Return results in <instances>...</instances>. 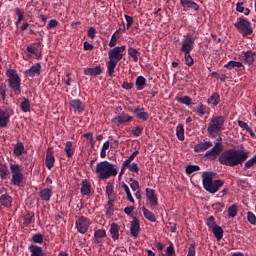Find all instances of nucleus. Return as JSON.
Returning a JSON list of instances; mask_svg holds the SVG:
<instances>
[{"label": "nucleus", "mask_w": 256, "mask_h": 256, "mask_svg": "<svg viewBox=\"0 0 256 256\" xmlns=\"http://www.w3.org/2000/svg\"><path fill=\"white\" fill-rule=\"evenodd\" d=\"M204 157L209 161H215L219 157L220 165L237 167V165H243L249 159V151L233 148L223 151V142H216L213 148L206 151Z\"/></svg>", "instance_id": "obj_1"}, {"label": "nucleus", "mask_w": 256, "mask_h": 256, "mask_svg": "<svg viewBox=\"0 0 256 256\" xmlns=\"http://www.w3.org/2000/svg\"><path fill=\"white\" fill-rule=\"evenodd\" d=\"M95 173L98 175L99 179L104 181L110 179V177H117L119 171L115 168V165L111 162L104 160L96 164Z\"/></svg>", "instance_id": "obj_2"}, {"label": "nucleus", "mask_w": 256, "mask_h": 256, "mask_svg": "<svg viewBox=\"0 0 256 256\" xmlns=\"http://www.w3.org/2000/svg\"><path fill=\"white\" fill-rule=\"evenodd\" d=\"M202 183L205 191L211 193L212 195L217 193V191H219V189L225 185V181L221 179L213 180V173L211 172H204L202 174Z\"/></svg>", "instance_id": "obj_3"}, {"label": "nucleus", "mask_w": 256, "mask_h": 256, "mask_svg": "<svg viewBox=\"0 0 256 256\" xmlns=\"http://www.w3.org/2000/svg\"><path fill=\"white\" fill-rule=\"evenodd\" d=\"M225 130V117L212 116L208 123L207 133L209 137H215Z\"/></svg>", "instance_id": "obj_4"}, {"label": "nucleus", "mask_w": 256, "mask_h": 256, "mask_svg": "<svg viewBox=\"0 0 256 256\" xmlns=\"http://www.w3.org/2000/svg\"><path fill=\"white\" fill-rule=\"evenodd\" d=\"M6 75L8 77V87H10L13 92H15V95H21V77H19L17 71L9 69L7 70Z\"/></svg>", "instance_id": "obj_5"}, {"label": "nucleus", "mask_w": 256, "mask_h": 256, "mask_svg": "<svg viewBox=\"0 0 256 256\" xmlns=\"http://www.w3.org/2000/svg\"><path fill=\"white\" fill-rule=\"evenodd\" d=\"M234 27L243 37L253 34V26L251 25V22L243 16L237 18V21L234 23Z\"/></svg>", "instance_id": "obj_6"}, {"label": "nucleus", "mask_w": 256, "mask_h": 256, "mask_svg": "<svg viewBox=\"0 0 256 256\" xmlns=\"http://www.w3.org/2000/svg\"><path fill=\"white\" fill-rule=\"evenodd\" d=\"M10 171L12 173L11 185L21 187L23 185V168L19 164H10Z\"/></svg>", "instance_id": "obj_7"}, {"label": "nucleus", "mask_w": 256, "mask_h": 256, "mask_svg": "<svg viewBox=\"0 0 256 256\" xmlns=\"http://www.w3.org/2000/svg\"><path fill=\"white\" fill-rule=\"evenodd\" d=\"M125 49V45L115 46L108 51V59L119 63V61H121V59H123V57L125 56V54H123L125 53Z\"/></svg>", "instance_id": "obj_8"}, {"label": "nucleus", "mask_w": 256, "mask_h": 256, "mask_svg": "<svg viewBox=\"0 0 256 256\" xmlns=\"http://www.w3.org/2000/svg\"><path fill=\"white\" fill-rule=\"evenodd\" d=\"M195 49V38L191 36V34L184 35V39L182 40V46L180 51L182 53L187 54L191 53Z\"/></svg>", "instance_id": "obj_9"}, {"label": "nucleus", "mask_w": 256, "mask_h": 256, "mask_svg": "<svg viewBox=\"0 0 256 256\" xmlns=\"http://www.w3.org/2000/svg\"><path fill=\"white\" fill-rule=\"evenodd\" d=\"M76 229L78 233H81L82 235H85L87 231H89V225H91V220L88 218L81 216L76 220Z\"/></svg>", "instance_id": "obj_10"}, {"label": "nucleus", "mask_w": 256, "mask_h": 256, "mask_svg": "<svg viewBox=\"0 0 256 256\" xmlns=\"http://www.w3.org/2000/svg\"><path fill=\"white\" fill-rule=\"evenodd\" d=\"M146 197L150 203V207L152 210L154 207L159 206V199L157 198V194L155 193V190L151 188H146Z\"/></svg>", "instance_id": "obj_11"}, {"label": "nucleus", "mask_w": 256, "mask_h": 256, "mask_svg": "<svg viewBox=\"0 0 256 256\" xmlns=\"http://www.w3.org/2000/svg\"><path fill=\"white\" fill-rule=\"evenodd\" d=\"M133 116L122 112L118 116L112 118V123H119V125H125V123H131Z\"/></svg>", "instance_id": "obj_12"}, {"label": "nucleus", "mask_w": 256, "mask_h": 256, "mask_svg": "<svg viewBox=\"0 0 256 256\" xmlns=\"http://www.w3.org/2000/svg\"><path fill=\"white\" fill-rule=\"evenodd\" d=\"M242 61L246 65H253L256 61V52H253L251 50L243 51L241 54Z\"/></svg>", "instance_id": "obj_13"}, {"label": "nucleus", "mask_w": 256, "mask_h": 256, "mask_svg": "<svg viewBox=\"0 0 256 256\" xmlns=\"http://www.w3.org/2000/svg\"><path fill=\"white\" fill-rule=\"evenodd\" d=\"M141 231V224L139 218L133 217L130 226V233L132 237H139V232Z\"/></svg>", "instance_id": "obj_14"}, {"label": "nucleus", "mask_w": 256, "mask_h": 256, "mask_svg": "<svg viewBox=\"0 0 256 256\" xmlns=\"http://www.w3.org/2000/svg\"><path fill=\"white\" fill-rule=\"evenodd\" d=\"M180 4L184 11H199V4L193 0H180Z\"/></svg>", "instance_id": "obj_15"}, {"label": "nucleus", "mask_w": 256, "mask_h": 256, "mask_svg": "<svg viewBox=\"0 0 256 256\" xmlns=\"http://www.w3.org/2000/svg\"><path fill=\"white\" fill-rule=\"evenodd\" d=\"M213 149V142L211 140L199 142L194 146L195 153H203V151H207L208 149Z\"/></svg>", "instance_id": "obj_16"}, {"label": "nucleus", "mask_w": 256, "mask_h": 256, "mask_svg": "<svg viewBox=\"0 0 256 256\" xmlns=\"http://www.w3.org/2000/svg\"><path fill=\"white\" fill-rule=\"evenodd\" d=\"M133 113L140 121H149V113L145 112V108L137 106L135 107Z\"/></svg>", "instance_id": "obj_17"}, {"label": "nucleus", "mask_w": 256, "mask_h": 256, "mask_svg": "<svg viewBox=\"0 0 256 256\" xmlns=\"http://www.w3.org/2000/svg\"><path fill=\"white\" fill-rule=\"evenodd\" d=\"M45 165L49 171L55 167V156H53V149L51 148L47 149Z\"/></svg>", "instance_id": "obj_18"}, {"label": "nucleus", "mask_w": 256, "mask_h": 256, "mask_svg": "<svg viewBox=\"0 0 256 256\" xmlns=\"http://www.w3.org/2000/svg\"><path fill=\"white\" fill-rule=\"evenodd\" d=\"M70 107L73 109L74 113H83V111H85V104L79 99L71 100Z\"/></svg>", "instance_id": "obj_19"}, {"label": "nucleus", "mask_w": 256, "mask_h": 256, "mask_svg": "<svg viewBox=\"0 0 256 256\" xmlns=\"http://www.w3.org/2000/svg\"><path fill=\"white\" fill-rule=\"evenodd\" d=\"M221 103V95L218 92L212 93V95L207 99V104L211 107V109H215L217 105Z\"/></svg>", "instance_id": "obj_20"}, {"label": "nucleus", "mask_w": 256, "mask_h": 256, "mask_svg": "<svg viewBox=\"0 0 256 256\" xmlns=\"http://www.w3.org/2000/svg\"><path fill=\"white\" fill-rule=\"evenodd\" d=\"M27 77H35V75H41V63H36L31 66L30 69L25 71Z\"/></svg>", "instance_id": "obj_21"}, {"label": "nucleus", "mask_w": 256, "mask_h": 256, "mask_svg": "<svg viewBox=\"0 0 256 256\" xmlns=\"http://www.w3.org/2000/svg\"><path fill=\"white\" fill-rule=\"evenodd\" d=\"M105 237H107V231H105L103 229H98V230L94 231V243L96 245H101V243H103V239H105Z\"/></svg>", "instance_id": "obj_22"}, {"label": "nucleus", "mask_w": 256, "mask_h": 256, "mask_svg": "<svg viewBox=\"0 0 256 256\" xmlns=\"http://www.w3.org/2000/svg\"><path fill=\"white\" fill-rule=\"evenodd\" d=\"M11 119V114L6 111L0 109V128L3 129L9 125V121Z\"/></svg>", "instance_id": "obj_23"}, {"label": "nucleus", "mask_w": 256, "mask_h": 256, "mask_svg": "<svg viewBox=\"0 0 256 256\" xmlns=\"http://www.w3.org/2000/svg\"><path fill=\"white\" fill-rule=\"evenodd\" d=\"M53 195V186L50 188H44L39 191V197L42 201H51V196Z\"/></svg>", "instance_id": "obj_24"}, {"label": "nucleus", "mask_w": 256, "mask_h": 256, "mask_svg": "<svg viewBox=\"0 0 256 256\" xmlns=\"http://www.w3.org/2000/svg\"><path fill=\"white\" fill-rule=\"evenodd\" d=\"M101 73H103V68L101 66L86 68L84 70V75H88L90 77H97V75H101Z\"/></svg>", "instance_id": "obj_25"}, {"label": "nucleus", "mask_w": 256, "mask_h": 256, "mask_svg": "<svg viewBox=\"0 0 256 256\" xmlns=\"http://www.w3.org/2000/svg\"><path fill=\"white\" fill-rule=\"evenodd\" d=\"M147 86V79L143 76H138L135 81V87L137 91H143L145 87Z\"/></svg>", "instance_id": "obj_26"}, {"label": "nucleus", "mask_w": 256, "mask_h": 256, "mask_svg": "<svg viewBox=\"0 0 256 256\" xmlns=\"http://www.w3.org/2000/svg\"><path fill=\"white\" fill-rule=\"evenodd\" d=\"M20 109L23 113H30L31 112V100L29 98H23L22 102L20 103Z\"/></svg>", "instance_id": "obj_27"}, {"label": "nucleus", "mask_w": 256, "mask_h": 256, "mask_svg": "<svg viewBox=\"0 0 256 256\" xmlns=\"http://www.w3.org/2000/svg\"><path fill=\"white\" fill-rule=\"evenodd\" d=\"M0 203L1 205H3V207H11L13 203V198L7 193L2 194L0 196Z\"/></svg>", "instance_id": "obj_28"}, {"label": "nucleus", "mask_w": 256, "mask_h": 256, "mask_svg": "<svg viewBox=\"0 0 256 256\" xmlns=\"http://www.w3.org/2000/svg\"><path fill=\"white\" fill-rule=\"evenodd\" d=\"M117 61L115 60H111L109 59V61L106 63V67H107V73L109 75V77H113V75L115 74V69L117 67Z\"/></svg>", "instance_id": "obj_29"}, {"label": "nucleus", "mask_w": 256, "mask_h": 256, "mask_svg": "<svg viewBox=\"0 0 256 256\" xmlns=\"http://www.w3.org/2000/svg\"><path fill=\"white\" fill-rule=\"evenodd\" d=\"M64 151L68 159H71L75 155V148L73 147V142L67 141L64 147Z\"/></svg>", "instance_id": "obj_30"}, {"label": "nucleus", "mask_w": 256, "mask_h": 256, "mask_svg": "<svg viewBox=\"0 0 256 256\" xmlns=\"http://www.w3.org/2000/svg\"><path fill=\"white\" fill-rule=\"evenodd\" d=\"M142 213L148 221H151V223H155L157 221V217L153 212L149 211L145 206L142 207Z\"/></svg>", "instance_id": "obj_31"}, {"label": "nucleus", "mask_w": 256, "mask_h": 256, "mask_svg": "<svg viewBox=\"0 0 256 256\" xmlns=\"http://www.w3.org/2000/svg\"><path fill=\"white\" fill-rule=\"evenodd\" d=\"M45 239V236L41 233L33 234L30 238V243H33V245H43V240Z\"/></svg>", "instance_id": "obj_32"}, {"label": "nucleus", "mask_w": 256, "mask_h": 256, "mask_svg": "<svg viewBox=\"0 0 256 256\" xmlns=\"http://www.w3.org/2000/svg\"><path fill=\"white\" fill-rule=\"evenodd\" d=\"M109 231L113 241H117L119 239V225L115 222L112 223Z\"/></svg>", "instance_id": "obj_33"}, {"label": "nucleus", "mask_w": 256, "mask_h": 256, "mask_svg": "<svg viewBox=\"0 0 256 256\" xmlns=\"http://www.w3.org/2000/svg\"><path fill=\"white\" fill-rule=\"evenodd\" d=\"M128 55L132 58V61H134V63H137V61H139V57H141V53L139 52V50L133 47L128 48Z\"/></svg>", "instance_id": "obj_34"}, {"label": "nucleus", "mask_w": 256, "mask_h": 256, "mask_svg": "<svg viewBox=\"0 0 256 256\" xmlns=\"http://www.w3.org/2000/svg\"><path fill=\"white\" fill-rule=\"evenodd\" d=\"M176 137L179 141H185V126L183 124H179L176 127Z\"/></svg>", "instance_id": "obj_35"}, {"label": "nucleus", "mask_w": 256, "mask_h": 256, "mask_svg": "<svg viewBox=\"0 0 256 256\" xmlns=\"http://www.w3.org/2000/svg\"><path fill=\"white\" fill-rule=\"evenodd\" d=\"M241 67H243V63L242 62H237V61H229L227 64L224 65L225 69H229L230 71L233 69H241Z\"/></svg>", "instance_id": "obj_36"}, {"label": "nucleus", "mask_w": 256, "mask_h": 256, "mask_svg": "<svg viewBox=\"0 0 256 256\" xmlns=\"http://www.w3.org/2000/svg\"><path fill=\"white\" fill-rule=\"evenodd\" d=\"M31 223H35V213L34 212H28L25 216H24V222L23 225L25 227L31 225Z\"/></svg>", "instance_id": "obj_37"}, {"label": "nucleus", "mask_w": 256, "mask_h": 256, "mask_svg": "<svg viewBox=\"0 0 256 256\" xmlns=\"http://www.w3.org/2000/svg\"><path fill=\"white\" fill-rule=\"evenodd\" d=\"M212 233L214 235V237L217 239V241H221V239H223V228L219 225H217L216 227L212 228Z\"/></svg>", "instance_id": "obj_38"}, {"label": "nucleus", "mask_w": 256, "mask_h": 256, "mask_svg": "<svg viewBox=\"0 0 256 256\" xmlns=\"http://www.w3.org/2000/svg\"><path fill=\"white\" fill-rule=\"evenodd\" d=\"M10 172L7 165L3 164V162L0 160V178L1 179H7L9 177Z\"/></svg>", "instance_id": "obj_39"}, {"label": "nucleus", "mask_w": 256, "mask_h": 256, "mask_svg": "<svg viewBox=\"0 0 256 256\" xmlns=\"http://www.w3.org/2000/svg\"><path fill=\"white\" fill-rule=\"evenodd\" d=\"M80 192L82 195L90 196L91 195V184H89L87 181H83Z\"/></svg>", "instance_id": "obj_40"}, {"label": "nucleus", "mask_w": 256, "mask_h": 256, "mask_svg": "<svg viewBox=\"0 0 256 256\" xmlns=\"http://www.w3.org/2000/svg\"><path fill=\"white\" fill-rule=\"evenodd\" d=\"M23 153H25V145H23V142H18L14 147V155H16V157H21Z\"/></svg>", "instance_id": "obj_41"}, {"label": "nucleus", "mask_w": 256, "mask_h": 256, "mask_svg": "<svg viewBox=\"0 0 256 256\" xmlns=\"http://www.w3.org/2000/svg\"><path fill=\"white\" fill-rule=\"evenodd\" d=\"M121 187H122V189H124V191L127 195L128 201H130V203H135V199L133 198V195L131 194V190L129 189V186L125 182H123L121 184Z\"/></svg>", "instance_id": "obj_42"}, {"label": "nucleus", "mask_w": 256, "mask_h": 256, "mask_svg": "<svg viewBox=\"0 0 256 256\" xmlns=\"http://www.w3.org/2000/svg\"><path fill=\"white\" fill-rule=\"evenodd\" d=\"M176 101H178V103H182V105H186L187 107H189V105H193V99L189 96L178 97L176 98Z\"/></svg>", "instance_id": "obj_43"}, {"label": "nucleus", "mask_w": 256, "mask_h": 256, "mask_svg": "<svg viewBox=\"0 0 256 256\" xmlns=\"http://www.w3.org/2000/svg\"><path fill=\"white\" fill-rule=\"evenodd\" d=\"M15 13L17 15V20L15 22L16 26H19V23L25 19V11L21 10V8H16Z\"/></svg>", "instance_id": "obj_44"}, {"label": "nucleus", "mask_w": 256, "mask_h": 256, "mask_svg": "<svg viewBox=\"0 0 256 256\" xmlns=\"http://www.w3.org/2000/svg\"><path fill=\"white\" fill-rule=\"evenodd\" d=\"M236 11H238V13H244V15H249V13H251V10H249V8H245L243 2H238L236 4Z\"/></svg>", "instance_id": "obj_45"}, {"label": "nucleus", "mask_w": 256, "mask_h": 256, "mask_svg": "<svg viewBox=\"0 0 256 256\" xmlns=\"http://www.w3.org/2000/svg\"><path fill=\"white\" fill-rule=\"evenodd\" d=\"M194 113H197V115H199V117H203V115H205V113H207V106H205L203 103H200L198 105V108L193 110Z\"/></svg>", "instance_id": "obj_46"}, {"label": "nucleus", "mask_w": 256, "mask_h": 256, "mask_svg": "<svg viewBox=\"0 0 256 256\" xmlns=\"http://www.w3.org/2000/svg\"><path fill=\"white\" fill-rule=\"evenodd\" d=\"M238 212L239 209L237 208V204H233L228 208V215L229 217H232V219H234V217H237Z\"/></svg>", "instance_id": "obj_47"}, {"label": "nucleus", "mask_w": 256, "mask_h": 256, "mask_svg": "<svg viewBox=\"0 0 256 256\" xmlns=\"http://www.w3.org/2000/svg\"><path fill=\"white\" fill-rule=\"evenodd\" d=\"M106 195L108 198L115 197V190L111 182H108L106 186Z\"/></svg>", "instance_id": "obj_48"}, {"label": "nucleus", "mask_w": 256, "mask_h": 256, "mask_svg": "<svg viewBox=\"0 0 256 256\" xmlns=\"http://www.w3.org/2000/svg\"><path fill=\"white\" fill-rule=\"evenodd\" d=\"M184 61L188 67H193V65H195V60L191 57V53L184 54Z\"/></svg>", "instance_id": "obj_49"}, {"label": "nucleus", "mask_w": 256, "mask_h": 256, "mask_svg": "<svg viewBox=\"0 0 256 256\" xmlns=\"http://www.w3.org/2000/svg\"><path fill=\"white\" fill-rule=\"evenodd\" d=\"M201 167L199 165H188L186 166V173L187 175H191L192 173H195V171H200Z\"/></svg>", "instance_id": "obj_50"}, {"label": "nucleus", "mask_w": 256, "mask_h": 256, "mask_svg": "<svg viewBox=\"0 0 256 256\" xmlns=\"http://www.w3.org/2000/svg\"><path fill=\"white\" fill-rule=\"evenodd\" d=\"M254 165H256V154L245 162L244 169H251Z\"/></svg>", "instance_id": "obj_51"}, {"label": "nucleus", "mask_w": 256, "mask_h": 256, "mask_svg": "<svg viewBox=\"0 0 256 256\" xmlns=\"http://www.w3.org/2000/svg\"><path fill=\"white\" fill-rule=\"evenodd\" d=\"M131 134L134 137H141V135L143 134V126H136L134 129L131 130Z\"/></svg>", "instance_id": "obj_52"}, {"label": "nucleus", "mask_w": 256, "mask_h": 256, "mask_svg": "<svg viewBox=\"0 0 256 256\" xmlns=\"http://www.w3.org/2000/svg\"><path fill=\"white\" fill-rule=\"evenodd\" d=\"M206 225L207 227H209V229H213L214 227H216L217 222L215 221V217L214 216L208 217L206 220Z\"/></svg>", "instance_id": "obj_53"}, {"label": "nucleus", "mask_w": 256, "mask_h": 256, "mask_svg": "<svg viewBox=\"0 0 256 256\" xmlns=\"http://www.w3.org/2000/svg\"><path fill=\"white\" fill-rule=\"evenodd\" d=\"M128 170L131 172V173H139V165L137 163H131L129 162L128 165Z\"/></svg>", "instance_id": "obj_54"}, {"label": "nucleus", "mask_w": 256, "mask_h": 256, "mask_svg": "<svg viewBox=\"0 0 256 256\" xmlns=\"http://www.w3.org/2000/svg\"><path fill=\"white\" fill-rule=\"evenodd\" d=\"M57 25H59V22L57 21V19H51L46 28L48 29V31H51V29H55V27H57Z\"/></svg>", "instance_id": "obj_55"}, {"label": "nucleus", "mask_w": 256, "mask_h": 256, "mask_svg": "<svg viewBox=\"0 0 256 256\" xmlns=\"http://www.w3.org/2000/svg\"><path fill=\"white\" fill-rule=\"evenodd\" d=\"M223 207H225V204H221V202H217L212 205V208L216 213H221L223 211Z\"/></svg>", "instance_id": "obj_56"}, {"label": "nucleus", "mask_w": 256, "mask_h": 256, "mask_svg": "<svg viewBox=\"0 0 256 256\" xmlns=\"http://www.w3.org/2000/svg\"><path fill=\"white\" fill-rule=\"evenodd\" d=\"M0 96L3 100L7 97V84H1L0 85Z\"/></svg>", "instance_id": "obj_57"}, {"label": "nucleus", "mask_w": 256, "mask_h": 256, "mask_svg": "<svg viewBox=\"0 0 256 256\" xmlns=\"http://www.w3.org/2000/svg\"><path fill=\"white\" fill-rule=\"evenodd\" d=\"M97 35V29L95 27L91 26L87 31V37L90 39H93Z\"/></svg>", "instance_id": "obj_58"}, {"label": "nucleus", "mask_w": 256, "mask_h": 256, "mask_svg": "<svg viewBox=\"0 0 256 256\" xmlns=\"http://www.w3.org/2000/svg\"><path fill=\"white\" fill-rule=\"evenodd\" d=\"M116 33H117V31H116ZM116 33H114L111 36V39H110V42H109V47H114L115 48V45H117V41L119 39V36H117Z\"/></svg>", "instance_id": "obj_59"}, {"label": "nucleus", "mask_w": 256, "mask_h": 256, "mask_svg": "<svg viewBox=\"0 0 256 256\" xmlns=\"http://www.w3.org/2000/svg\"><path fill=\"white\" fill-rule=\"evenodd\" d=\"M124 17L126 19V29H130L133 25V16L125 14Z\"/></svg>", "instance_id": "obj_60"}, {"label": "nucleus", "mask_w": 256, "mask_h": 256, "mask_svg": "<svg viewBox=\"0 0 256 256\" xmlns=\"http://www.w3.org/2000/svg\"><path fill=\"white\" fill-rule=\"evenodd\" d=\"M247 219H248V221L251 225L256 224V216H255V214H253V212H248L247 213Z\"/></svg>", "instance_id": "obj_61"}, {"label": "nucleus", "mask_w": 256, "mask_h": 256, "mask_svg": "<svg viewBox=\"0 0 256 256\" xmlns=\"http://www.w3.org/2000/svg\"><path fill=\"white\" fill-rule=\"evenodd\" d=\"M130 181H131L130 187H131L132 191H137V189H139V181H137L133 178H131Z\"/></svg>", "instance_id": "obj_62"}, {"label": "nucleus", "mask_w": 256, "mask_h": 256, "mask_svg": "<svg viewBox=\"0 0 256 256\" xmlns=\"http://www.w3.org/2000/svg\"><path fill=\"white\" fill-rule=\"evenodd\" d=\"M166 255L167 256H173L175 255V246L169 245V247L166 248Z\"/></svg>", "instance_id": "obj_63"}, {"label": "nucleus", "mask_w": 256, "mask_h": 256, "mask_svg": "<svg viewBox=\"0 0 256 256\" xmlns=\"http://www.w3.org/2000/svg\"><path fill=\"white\" fill-rule=\"evenodd\" d=\"M187 256H195V243L190 245Z\"/></svg>", "instance_id": "obj_64"}]
</instances>
